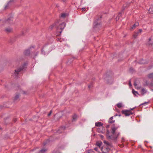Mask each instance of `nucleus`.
I'll list each match as a JSON object with an SVG mask.
<instances>
[{
	"instance_id": "38",
	"label": "nucleus",
	"mask_w": 153,
	"mask_h": 153,
	"mask_svg": "<svg viewBox=\"0 0 153 153\" xmlns=\"http://www.w3.org/2000/svg\"><path fill=\"white\" fill-rule=\"evenodd\" d=\"M91 85H89L88 86V87L89 88H91Z\"/></svg>"
},
{
	"instance_id": "28",
	"label": "nucleus",
	"mask_w": 153,
	"mask_h": 153,
	"mask_svg": "<svg viewBox=\"0 0 153 153\" xmlns=\"http://www.w3.org/2000/svg\"><path fill=\"white\" fill-rule=\"evenodd\" d=\"M87 153H95V152L92 149H90L87 151Z\"/></svg>"
},
{
	"instance_id": "19",
	"label": "nucleus",
	"mask_w": 153,
	"mask_h": 153,
	"mask_svg": "<svg viewBox=\"0 0 153 153\" xmlns=\"http://www.w3.org/2000/svg\"><path fill=\"white\" fill-rule=\"evenodd\" d=\"M102 124L101 122L96 123H95V126L98 127L102 126Z\"/></svg>"
},
{
	"instance_id": "4",
	"label": "nucleus",
	"mask_w": 153,
	"mask_h": 153,
	"mask_svg": "<svg viewBox=\"0 0 153 153\" xmlns=\"http://www.w3.org/2000/svg\"><path fill=\"white\" fill-rule=\"evenodd\" d=\"M101 149L102 151L104 153H107L110 150V149L108 146L102 147Z\"/></svg>"
},
{
	"instance_id": "43",
	"label": "nucleus",
	"mask_w": 153,
	"mask_h": 153,
	"mask_svg": "<svg viewBox=\"0 0 153 153\" xmlns=\"http://www.w3.org/2000/svg\"><path fill=\"white\" fill-rule=\"evenodd\" d=\"M7 7V5H6V6L5 7V9H6Z\"/></svg>"
},
{
	"instance_id": "51",
	"label": "nucleus",
	"mask_w": 153,
	"mask_h": 153,
	"mask_svg": "<svg viewBox=\"0 0 153 153\" xmlns=\"http://www.w3.org/2000/svg\"><path fill=\"white\" fill-rule=\"evenodd\" d=\"M42 53H43V51H42Z\"/></svg>"
},
{
	"instance_id": "10",
	"label": "nucleus",
	"mask_w": 153,
	"mask_h": 153,
	"mask_svg": "<svg viewBox=\"0 0 153 153\" xmlns=\"http://www.w3.org/2000/svg\"><path fill=\"white\" fill-rule=\"evenodd\" d=\"M97 131L98 132L103 133L104 131L103 129V127L102 126L101 127L97 129Z\"/></svg>"
},
{
	"instance_id": "20",
	"label": "nucleus",
	"mask_w": 153,
	"mask_h": 153,
	"mask_svg": "<svg viewBox=\"0 0 153 153\" xmlns=\"http://www.w3.org/2000/svg\"><path fill=\"white\" fill-rule=\"evenodd\" d=\"M113 117H111L109 119V122L111 123H114V120H113Z\"/></svg>"
},
{
	"instance_id": "34",
	"label": "nucleus",
	"mask_w": 153,
	"mask_h": 153,
	"mask_svg": "<svg viewBox=\"0 0 153 153\" xmlns=\"http://www.w3.org/2000/svg\"><path fill=\"white\" fill-rule=\"evenodd\" d=\"M85 8H82V11H85Z\"/></svg>"
},
{
	"instance_id": "35",
	"label": "nucleus",
	"mask_w": 153,
	"mask_h": 153,
	"mask_svg": "<svg viewBox=\"0 0 153 153\" xmlns=\"http://www.w3.org/2000/svg\"><path fill=\"white\" fill-rule=\"evenodd\" d=\"M148 103V102H144V103H143L142 104V105H144V104H147Z\"/></svg>"
},
{
	"instance_id": "40",
	"label": "nucleus",
	"mask_w": 153,
	"mask_h": 153,
	"mask_svg": "<svg viewBox=\"0 0 153 153\" xmlns=\"http://www.w3.org/2000/svg\"><path fill=\"white\" fill-rule=\"evenodd\" d=\"M22 92L23 93V94H26V93H25V92L24 91H22Z\"/></svg>"
},
{
	"instance_id": "27",
	"label": "nucleus",
	"mask_w": 153,
	"mask_h": 153,
	"mask_svg": "<svg viewBox=\"0 0 153 153\" xmlns=\"http://www.w3.org/2000/svg\"><path fill=\"white\" fill-rule=\"evenodd\" d=\"M132 92L133 94L135 95H136L137 94H138L137 92L134 91V89L132 90Z\"/></svg>"
},
{
	"instance_id": "13",
	"label": "nucleus",
	"mask_w": 153,
	"mask_h": 153,
	"mask_svg": "<svg viewBox=\"0 0 153 153\" xmlns=\"http://www.w3.org/2000/svg\"><path fill=\"white\" fill-rule=\"evenodd\" d=\"M149 44L152 46L153 48V37H151L149 39Z\"/></svg>"
},
{
	"instance_id": "18",
	"label": "nucleus",
	"mask_w": 153,
	"mask_h": 153,
	"mask_svg": "<svg viewBox=\"0 0 153 153\" xmlns=\"http://www.w3.org/2000/svg\"><path fill=\"white\" fill-rule=\"evenodd\" d=\"M147 91L145 89L142 88L141 90V94L142 95H143L145 94L146 93Z\"/></svg>"
},
{
	"instance_id": "7",
	"label": "nucleus",
	"mask_w": 153,
	"mask_h": 153,
	"mask_svg": "<svg viewBox=\"0 0 153 153\" xmlns=\"http://www.w3.org/2000/svg\"><path fill=\"white\" fill-rule=\"evenodd\" d=\"M122 113L125 115L126 116H129L132 114V113L130 110H125L122 111Z\"/></svg>"
},
{
	"instance_id": "36",
	"label": "nucleus",
	"mask_w": 153,
	"mask_h": 153,
	"mask_svg": "<svg viewBox=\"0 0 153 153\" xmlns=\"http://www.w3.org/2000/svg\"><path fill=\"white\" fill-rule=\"evenodd\" d=\"M129 86H131V83L130 80L129 82Z\"/></svg>"
},
{
	"instance_id": "16",
	"label": "nucleus",
	"mask_w": 153,
	"mask_h": 153,
	"mask_svg": "<svg viewBox=\"0 0 153 153\" xmlns=\"http://www.w3.org/2000/svg\"><path fill=\"white\" fill-rule=\"evenodd\" d=\"M139 25V23L138 22H136L133 25V26L131 27V29H134L137 26Z\"/></svg>"
},
{
	"instance_id": "37",
	"label": "nucleus",
	"mask_w": 153,
	"mask_h": 153,
	"mask_svg": "<svg viewBox=\"0 0 153 153\" xmlns=\"http://www.w3.org/2000/svg\"><path fill=\"white\" fill-rule=\"evenodd\" d=\"M54 26V25H52V26H51L50 27H51V29Z\"/></svg>"
},
{
	"instance_id": "46",
	"label": "nucleus",
	"mask_w": 153,
	"mask_h": 153,
	"mask_svg": "<svg viewBox=\"0 0 153 153\" xmlns=\"http://www.w3.org/2000/svg\"><path fill=\"white\" fill-rule=\"evenodd\" d=\"M44 145H45L46 144V143H44Z\"/></svg>"
},
{
	"instance_id": "21",
	"label": "nucleus",
	"mask_w": 153,
	"mask_h": 153,
	"mask_svg": "<svg viewBox=\"0 0 153 153\" xmlns=\"http://www.w3.org/2000/svg\"><path fill=\"white\" fill-rule=\"evenodd\" d=\"M149 13H153V7H151L149 9V10H148Z\"/></svg>"
},
{
	"instance_id": "2",
	"label": "nucleus",
	"mask_w": 153,
	"mask_h": 153,
	"mask_svg": "<svg viewBox=\"0 0 153 153\" xmlns=\"http://www.w3.org/2000/svg\"><path fill=\"white\" fill-rule=\"evenodd\" d=\"M65 26V24L64 22H63L62 24H59V26H58V24H56L57 32L60 34L62 33V30L64 29Z\"/></svg>"
},
{
	"instance_id": "12",
	"label": "nucleus",
	"mask_w": 153,
	"mask_h": 153,
	"mask_svg": "<svg viewBox=\"0 0 153 153\" xmlns=\"http://www.w3.org/2000/svg\"><path fill=\"white\" fill-rule=\"evenodd\" d=\"M4 30L7 33H10L12 31L13 29L10 27H7Z\"/></svg>"
},
{
	"instance_id": "25",
	"label": "nucleus",
	"mask_w": 153,
	"mask_h": 153,
	"mask_svg": "<svg viewBox=\"0 0 153 153\" xmlns=\"http://www.w3.org/2000/svg\"><path fill=\"white\" fill-rule=\"evenodd\" d=\"M117 106L118 108H120L122 106V103H118L117 104Z\"/></svg>"
},
{
	"instance_id": "8",
	"label": "nucleus",
	"mask_w": 153,
	"mask_h": 153,
	"mask_svg": "<svg viewBox=\"0 0 153 153\" xmlns=\"http://www.w3.org/2000/svg\"><path fill=\"white\" fill-rule=\"evenodd\" d=\"M13 19H12V18L11 17L6 20L5 23L6 24L9 23L10 24H11L13 23Z\"/></svg>"
},
{
	"instance_id": "5",
	"label": "nucleus",
	"mask_w": 153,
	"mask_h": 153,
	"mask_svg": "<svg viewBox=\"0 0 153 153\" xmlns=\"http://www.w3.org/2000/svg\"><path fill=\"white\" fill-rule=\"evenodd\" d=\"M24 68V66H22V67L19 68L17 69H15V70L14 73L15 75L16 76H17L18 74H19V72L21 71L22 70H23Z\"/></svg>"
},
{
	"instance_id": "48",
	"label": "nucleus",
	"mask_w": 153,
	"mask_h": 153,
	"mask_svg": "<svg viewBox=\"0 0 153 153\" xmlns=\"http://www.w3.org/2000/svg\"><path fill=\"white\" fill-rule=\"evenodd\" d=\"M16 120H15L14 121L15 122L16 121Z\"/></svg>"
},
{
	"instance_id": "50",
	"label": "nucleus",
	"mask_w": 153,
	"mask_h": 153,
	"mask_svg": "<svg viewBox=\"0 0 153 153\" xmlns=\"http://www.w3.org/2000/svg\"><path fill=\"white\" fill-rule=\"evenodd\" d=\"M131 110H133V108L131 109Z\"/></svg>"
},
{
	"instance_id": "49",
	"label": "nucleus",
	"mask_w": 153,
	"mask_h": 153,
	"mask_svg": "<svg viewBox=\"0 0 153 153\" xmlns=\"http://www.w3.org/2000/svg\"><path fill=\"white\" fill-rule=\"evenodd\" d=\"M58 36H59V35H57Z\"/></svg>"
},
{
	"instance_id": "41",
	"label": "nucleus",
	"mask_w": 153,
	"mask_h": 153,
	"mask_svg": "<svg viewBox=\"0 0 153 153\" xmlns=\"http://www.w3.org/2000/svg\"><path fill=\"white\" fill-rule=\"evenodd\" d=\"M122 139L123 140H124V138L123 137H122Z\"/></svg>"
},
{
	"instance_id": "30",
	"label": "nucleus",
	"mask_w": 153,
	"mask_h": 153,
	"mask_svg": "<svg viewBox=\"0 0 153 153\" xmlns=\"http://www.w3.org/2000/svg\"><path fill=\"white\" fill-rule=\"evenodd\" d=\"M94 149L95 151H97H97H98V147H96L94 148Z\"/></svg>"
},
{
	"instance_id": "29",
	"label": "nucleus",
	"mask_w": 153,
	"mask_h": 153,
	"mask_svg": "<svg viewBox=\"0 0 153 153\" xmlns=\"http://www.w3.org/2000/svg\"><path fill=\"white\" fill-rule=\"evenodd\" d=\"M66 14L65 13H62L61 15L62 17L64 18Z\"/></svg>"
},
{
	"instance_id": "23",
	"label": "nucleus",
	"mask_w": 153,
	"mask_h": 153,
	"mask_svg": "<svg viewBox=\"0 0 153 153\" xmlns=\"http://www.w3.org/2000/svg\"><path fill=\"white\" fill-rule=\"evenodd\" d=\"M77 116L75 114L74 115L73 117V120L72 121H75L77 119Z\"/></svg>"
},
{
	"instance_id": "6",
	"label": "nucleus",
	"mask_w": 153,
	"mask_h": 153,
	"mask_svg": "<svg viewBox=\"0 0 153 153\" xmlns=\"http://www.w3.org/2000/svg\"><path fill=\"white\" fill-rule=\"evenodd\" d=\"M142 30L141 29H139V30L137 32H135L134 33L133 35V37L134 38H136L137 36L139 35L142 32Z\"/></svg>"
},
{
	"instance_id": "3",
	"label": "nucleus",
	"mask_w": 153,
	"mask_h": 153,
	"mask_svg": "<svg viewBox=\"0 0 153 153\" xmlns=\"http://www.w3.org/2000/svg\"><path fill=\"white\" fill-rule=\"evenodd\" d=\"M101 18L100 17V18L97 19L94 21V28H99L101 27Z\"/></svg>"
},
{
	"instance_id": "47",
	"label": "nucleus",
	"mask_w": 153,
	"mask_h": 153,
	"mask_svg": "<svg viewBox=\"0 0 153 153\" xmlns=\"http://www.w3.org/2000/svg\"><path fill=\"white\" fill-rule=\"evenodd\" d=\"M57 39H58V40H59V38H57Z\"/></svg>"
},
{
	"instance_id": "26",
	"label": "nucleus",
	"mask_w": 153,
	"mask_h": 153,
	"mask_svg": "<svg viewBox=\"0 0 153 153\" xmlns=\"http://www.w3.org/2000/svg\"><path fill=\"white\" fill-rule=\"evenodd\" d=\"M19 97V94H16L15 98H14V100H18Z\"/></svg>"
},
{
	"instance_id": "9",
	"label": "nucleus",
	"mask_w": 153,
	"mask_h": 153,
	"mask_svg": "<svg viewBox=\"0 0 153 153\" xmlns=\"http://www.w3.org/2000/svg\"><path fill=\"white\" fill-rule=\"evenodd\" d=\"M31 48H30L29 49H26L24 52V54L26 56L29 55L30 53V49Z\"/></svg>"
},
{
	"instance_id": "44",
	"label": "nucleus",
	"mask_w": 153,
	"mask_h": 153,
	"mask_svg": "<svg viewBox=\"0 0 153 153\" xmlns=\"http://www.w3.org/2000/svg\"><path fill=\"white\" fill-rule=\"evenodd\" d=\"M38 54V52H36V56Z\"/></svg>"
},
{
	"instance_id": "24",
	"label": "nucleus",
	"mask_w": 153,
	"mask_h": 153,
	"mask_svg": "<svg viewBox=\"0 0 153 153\" xmlns=\"http://www.w3.org/2000/svg\"><path fill=\"white\" fill-rule=\"evenodd\" d=\"M102 144V143L101 142H97L96 143L97 145L100 148V146H101Z\"/></svg>"
},
{
	"instance_id": "33",
	"label": "nucleus",
	"mask_w": 153,
	"mask_h": 153,
	"mask_svg": "<svg viewBox=\"0 0 153 153\" xmlns=\"http://www.w3.org/2000/svg\"><path fill=\"white\" fill-rule=\"evenodd\" d=\"M52 113V111H51L48 114V116H49L51 115V114Z\"/></svg>"
},
{
	"instance_id": "32",
	"label": "nucleus",
	"mask_w": 153,
	"mask_h": 153,
	"mask_svg": "<svg viewBox=\"0 0 153 153\" xmlns=\"http://www.w3.org/2000/svg\"><path fill=\"white\" fill-rule=\"evenodd\" d=\"M120 16V13L119 15L116 18V19L117 20V19H119V17Z\"/></svg>"
},
{
	"instance_id": "52",
	"label": "nucleus",
	"mask_w": 153,
	"mask_h": 153,
	"mask_svg": "<svg viewBox=\"0 0 153 153\" xmlns=\"http://www.w3.org/2000/svg\"><path fill=\"white\" fill-rule=\"evenodd\" d=\"M1 129V128L0 127V129Z\"/></svg>"
},
{
	"instance_id": "39",
	"label": "nucleus",
	"mask_w": 153,
	"mask_h": 153,
	"mask_svg": "<svg viewBox=\"0 0 153 153\" xmlns=\"http://www.w3.org/2000/svg\"><path fill=\"white\" fill-rule=\"evenodd\" d=\"M100 137L102 138H103V136L102 135H101Z\"/></svg>"
},
{
	"instance_id": "1",
	"label": "nucleus",
	"mask_w": 153,
	"mask_h": 153,
	"mask_svg": "<svg viewBox=\"0 0 153 153\" xmlns=\"http://www.w3.org/2000/svg\"><path fill=\"white\" fill-rule=\"evenodd\" d=\"M117 128V127H112L111 132L107 130L106 136L108 140L115 141L116 140L120 134L119 132H116Z\"/></svg>"
},
{
	"instance_id": "22",
	"label": "nucleus",
	"mask_w": 153,
	"mask_h": 153,
	"mask_svg": "<svg viewBox=\"0 0 153 153\" xmlns=\"http://www.w3.org/2000/svg\"><path fill=\"white\" fill-rule=\"evenodd\" d=\"M47 151L46 149H43L41 150L39 153H45Z\"/></svg>"
},
{
	"instance_id": "42",
	"label": "nucleus",
	"mask_w": 153,
	"mask_h": 153,
	"mask_svg": "<svg viewBox=\"0 0 153 153\" xmlns=\"http://www.w3.org/2000/svg\"><path fill=\"white\" fill-rule=\"evenodd\" d=\"M63 2H65L66 1V0H62Z\"/></svg>"
},
{
	"instance_id": "17",
	"label": "nucleus",
	"mask_w": 153,
	"mask_h": 153,
	"mask_svg": "<svg viewBox=\"0 0 153 153\" xmlns=\"http://www.w3.org/2000/svg\"><path fill=\"white\" fill-rule=\"evenodd\" d=\"M103 142L105 144H106L107 145V146L110 147L112 146V145L108 141L105 140H104Z\"/></svg>"
},
{
	"instance_id": "11",
	"label": "nucleus",
	"mask_w": 153,
	"mask_h": 153,
	"mask_svg": "<svg viewBox=\"0 0 153 153\" xmlns=\"http://www.w3.org/2000/svg\"><path fill=\"white\" fill-rule=\"evenodd\" d=\"M134 85L135 88L137 89H139L141 88V86L139 84L137 83L136 82H135L134 84Z\"/></svg>"
},
{
	"instance_id": "14",
	"label": "nucleus",
	"mask_w": 153,
	"mask_h": 153,
	"mask_svg": "<svg viewBox=\"0 0 153 153\" xmlns=\"http://www.w3.org/2000/svg\"><path fill=\"white\" fill-rule=\"evenodd\" d=\"M148 77L150 78H152L153 81L151 83V85L153 86V73L150 74L148 75Z\"/></svg>"
},
{
	"instance_id": "31",
	"label": "nucleus",
	"mask_w": 153,
	"mask_h": 153,
	"mask_svg": "<svg viewBox=\"0 0 153 153\" xmlns=\"http://www.w3.org/2000/svg\"><path fill=\"white\" fill-rule=\"evenodd\" d=\"M65 128V127L64 126L60 128V129L61 130H64Z\"/></svg>"
},
{
	"instance_id": "15",
	"label": "nucleus",
	"mask_w": 153,
	"mask_h": 153,
	"mask_svg": "<svg viewBox=\"0 0 153 153\" xmlns=\"http://www.w3.org/2000/svg\"><path fill=\"white\" fill-rule=\"evenodd\" d=\"M138 63L140 64H142L146 63L147 62L146 60L142 59L140 60Z\"/></svg>"
},
{
	"instance_id": "45",
	"label": "nucleus",
	"mask_w": 153,
	"mask_h": 153,
	"mask_svg": "<svg viewBox=\"0 0 153 153\" xmlns=\"http://www.w3.org/2000/svg\"><path fill=\"white\" fill-rule=\"evenodd\" d=\"M1 108V106L0 105V109Z\"/></svg>"
}]
</instances>
